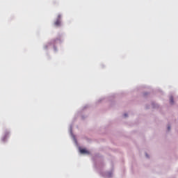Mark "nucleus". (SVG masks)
Listing matches in <instances>:
<instances>
[{
	"instance_id": "f257e3e1",
	"label": "nucleus",
	"mask_w": 178,
	"mask_h": 178,
	"mask_svg": "<svg viewBox=\"0 0 178 178\" xmlns=\"http://www.w3.org/2000/svg\"><path fill=\"white\" fill-rule=\"evenodd\" d=\"M79 152H81V154H90V152H88L87 149L81 148V147H79Z\"/></svg>"
},
{
	"instance_id": "f03ea898",
	"label": "nucleus",
	"mask_w": 178,
	"mask_h": 178,
	"mask_svg": "<svg viewBox=\"0 0 178 178\" xmlns=\"http://www.w3.org/2000/svg\"><path fill=\"white\" fill-rule=\"evenodd\" d=\"M106 178L112 177V172H107L106 174Z\"/></svg>"
},
{
	"instance_id": "7ed1b4c3",
	"label": "nucleus",
	"mask_w": 178,
	"mask_h": 178,
	"mask_svg": "<svg viewBox=\"0 0 178 178\" xmlns=\"http://www.w3.org/2000/svg\"><path fill=\"white\" fill-rule=\"evenodd\" d=\"M55 24H56V26H60V21L59 19H57V21L55 22Z\"/></svg>"
},
{
	"instance_id": "20e7f679",
	"label": "nucleus",
	"mask_w": 178,
	"mask_h": 178,
	"mask_svg": "<svg viewBox=\"0 0 178 178\" xmlns=\"http://www.w3.org/2000/svg\"><path fill=\"white\" fill-rule=\"evenodd\" d=\"M71 136H72L74 143L76 144L77 141L76 140V138H74V135H73V134L71 133Z\"/></svg>"
},
{
	"instance_id": "39448f33",
	"label": "nucleus",
	"mask_w": 178,
	"mask_h": 178,
	"mask_svg": "<svg viewBox=\"0 0 178 178\" xmlns=\"http://www.w3.org/2000/svg\"><path fill=\"white\" fill-rule=\"evenodd\" d=\"M170 101L171 104H173V97H170Z\"/></svg>"
},
{
	"instance_id": "423d86ee",
	"label": "nucleus",
	"mask_w": 178,
	"mask_h": 178,
	"mask_svg": "<svg viewBox=\"0 0 178 178\" xmlns=\"http://www.w3.org/2000/svg\"><path fill=\"white\" fill-rule=\"evenodd\" d=\"M124 116H125V117L127 116V114H124Z\"/></svg>"
},
{
	"instance_id": "0eeeda50",
	"label": "nucleus",
	"mask_w": 178,
	"mask_h": 178,
	"mask_svg": "<svg viewBox=\"0 0 178 178\" xmlns=\"http://www.w3.org/2000/svg\"><path fill=\"white\" fill-rule=\"evenodd\" d=\"M60 17V15H58V19Z\"/></svg>"
},
{
	"instance_id": "6e6552de",
	"label": "nucleus",
	"mask_w": 178,
	"mask_h": 178,
	"mask_svg": "<svg viewBox=\"0 0 178 178\" xmlns=\"http://www.w3.org/2000/svg\"><path fill=\"white\" fill-rule=\"evenodd\" d=\"M146 156H147V154H146ZM148 157V156H147Z\"/></svg>"
}]
</instances>
